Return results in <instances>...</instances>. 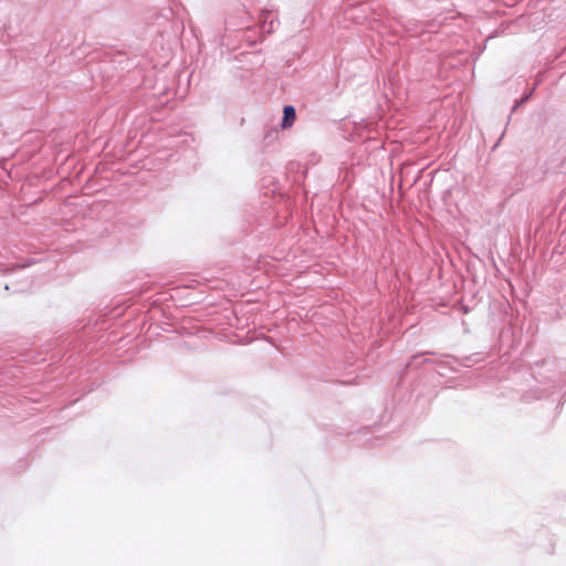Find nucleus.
I'll list each match as a JSON object with an SVG mask.
<instances>
[{"instance_id":"obj_1","label":"nucleus","mask_w":566,"mask_h":566,"mask_svg":"<svg viewBox=\"0 0 566 566\" xmlns=\"http://www.w3.org/2000/svg\"><path fill=\"white\" fill-rule=\"evenodd\" d=\"M296 118L295 108L292 105H286L283 108L282 128L286 129L293 126Z\"/></svg>"}]
</instances>
